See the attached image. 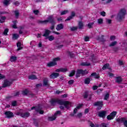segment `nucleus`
Listing matches in <instances>:
<instances>
[{
    "mask_svg": "<svg viewBox=\"0 0 127 127\" xmlns=\"http://www.w3.org/2000/svg\"><path fill=\"white\" fill-rule=\"evenodd\" d=\"M52 106H56L57 104L64 106L65 109H69L71 107V103L69 101H65L60 99H52L50 101Z\"/></svg>",
    "mask_w": 127,
    "mask_h": 127,
    "instance_id": "obj_1",
    "label": "nucleus"
},
{
    "mask_svg": "<svg viewBox=\"0 0 127 127\" xmlns=\"http://www.w3.org/2000/svg\"><path fill=\"white\" fill-rule=\"evenodd\" d=\"M127 14V9L126 8L120 9L117 16V19L119 21H123L125 19L126 15Z\"/></svg>",
    "mask_w": 127,
    "mask_h": 127,
    "instance_id": "obj_2",
    "label": "nucleus"
},
{
    "mask_svg": "<svg viewBox=\"0 0 127 127\" xmlns=\"http://www.w3.org/2000/svg\"><path fill=\"white\" fill-rule=\"evenodd\" d=\"M38 23H41V24H46L50 22V23H53L54 22V18H53V16H50L47 20H38Z\"/></svg>",
    "mask_w": 127,
    "mask_h": 127,
    "instance_id": "obj_3",
    "label": "nucleus"
},
{
    "mask_svg": "<svg viewBox=\"0 0 127 127\" xmlns=\"http://www.w3.org/2000/svg\"><path fill=\"white\" fill-rule=\"evenodd\" d=\"M86 74H88V71H87V69L84 70L81 69H77L75 74V77H76V78H79V77H81V75H82V76H84Z\"/></svg>",
    "mask_w": 127,
    "mask_h": 127,
    "instance_id": "obj_4",
    "label": "nucleus"
},
{
    "mask_svg": "<svg viewBox=\"0 0 127 127\" xmlns=\"http://www.w3.org/2000/svg\"><path fill=\"white\" fill-rule=\"evenodd\" d=\"M60 60H61V59L59 57L54 59L53 62H51L47 64L48 67H53V66L57 65V61H60Z\"/></svg>",
    "mask_w": 127,
    "mask_h": 127,
    "instance_id": "obj_5",
    "label": "nucleus"
},
{
    "mask_svg": "<svg viewBox=\"0 0 127 127\" xmlns=\"http://www.w3.org/2000/svg\"><path fill=\"white\" fill-rule=\"evenodd\" d=\"M31 110H35V111L37 113H39L40 115H43L44 114V111L42 110L40 106L33 107L31 108Z\"/></svg>",
    "mask_w": 127,
    "mask_h": 127,
    "instance_id": "obj_6",
    "label": "nucleus"
},
{
    "mask_svg": "<svg viewBox=\"0 0 127 127\" xmlns=\"http://www.w3.org/2000/svg\"><path fill=\"white\" fill-rule=\"evenodd\" d=\"M94 106L97 107V110H99L103 108V102L102 101H97L94 104Z\"/></svg>",
    "mask_w": 127,
    "mask_h": 127,
    "instance_id": "obj_7",
    "label": "nucleus"
},
{
    "mask_svg": "<svg viewBox=\"0 0 127 127\" xmlns=\"http://www.w3.org/2000/svg\"><path fill=\"white\" fill-rule=\"evenodd\" d=\"M117 115V112L116 111H114L112 113H111L110 114V115H108L107 116V120H108V121H111V120H114V119L115 118V117H116V116Z\"/></svg>",
    "mask_w": 127,
    "mask_h": 127,
    "instance_id": "obj_8",
    "label": "nucleus"
},
{
    "mask_svg": "<svg viewBox=\"0 0 127 127\" xmlns=\"http://www.w3.org/2000/svg\"><path fill=\"white\" fill-rule=\"evenodd\" d=\"M4 115L6 116V118L7 119H10V118H13V113L11 112L10 111H6L5 112Z\"/></svg>",
    "mask_w": 127,
    "mask_h": 127,
    "instance_id": "obj_9",
    "label": "nucleus"
},
{
    "mask_svg": "<svg viewBox=\"0 0 127 127\" xmlns=\"http://www.w3.org/2000/svg\"><path fill=\"white\" fill-rule=\"evenodd\" d=\"M106 115H107V111H102L98 112V117H100V118L104 119L106 117Z\"/></svg>",
    "mask_w": 127,
    "mask_h": 127,
    "instance_id": "obj_10",
    "label": "nucleus"
},
{
    "mask_svg": "<svg viewBox=\"0 0 127 127\" xmlns=\"http://www.w3.org/2000/svg\"><path fill=\"white\" fill-rule=\"evenodd\" d=\"M29 116H30V113H29V112L23 113H21L20 114V116L21 117V118H23L24 119H26L28 118Z\"/></svg>",
    "mask_w": 127,
    "mask_h": 127,
    "instance_id": "obj_11",
    "label": "nucleus"
},
{
    "mask_svg": "<svg viewBox=\"0 0 127 127\" xmlns=\"http://www.w3.org/2000/svg\"><path fill=\"white\" fill-rule=\"evenodd\" d=\"M12 84L11 82L6 80H4V83L3 84V88H5V87H9V86Z\"/></svg>",
    "mask_w": 127,
    "mask_h": 127,
    "instance_id": "obj_12",
    "label": "nucleus"
},
{
    "mask_svg": "<svg viewBox=\"0 0 127 127\" xmlns=\"http://www.w3.org/2000/svg\"><path fill=\"white\" fill-rule=\"evenodd\" d=\"M43 86H45V87H49L50 86V84L48 82V78H44L43 80Z\"/></svg>",
    "mask_w": 127,
    "mask_h": 127,
    "instance_id": "obj_13",
    "label": "nucleus"
},
{
    "mask_svg": "<svg viewBox=\"0 0 127 127\" xmlns=\"http://www.w3.org/2000/svg\"><path fill=\"white\" fill-rule=\"evenodd\" d=\"M51 79H55L57 77H59V73H53L50 76Z\"/></svg>",
    "mask_w": 127,
    "mask_h": 127,
    "instance_id": "obj_14",
    "label": "nucleus"
},
{
    "mask_svg": "<svg viewBox=\"0 0 127 127\" xmlns=\"http://www.w3.org/2000/svg\"><path fill=\"white\" fill-rule=\"evenodd\" d=\"M76 13H75V12L72 11L71 12V14L70 16L68 17L66 20L65 21H68V20H70V19H72L74 16H75Z\"/></svg>",
    "mask_w": 127,
    "mask_h": 127,
    "instance_id": "obj_15",
    "label": "nucleus"
},
{
    "mask_svg": "<svg viewBox=\"0 0 127 127\" xmlns=\"http://www.w3.org/2000/svg\"><path fill=\"white\" fill-rule=\"evenodd\" d=\"M17 47H18L17 51H19V50H21V49H22V47H21V43L18 42L17 43Z\"/></svg>",
    "mask_w": 127,
    "mask_h": 127,
    "instance_id": "obj_16",
    "label": "nucleus"
},
{
    "mask_svg": "<svg viewBox=\"0 0 127 127\" xmlns=\"http://www.w3.org/2000/svg\"><path fill=\"white\" fill-rule=\"evenodd\" d=\"M6 17L5 16H0V23H3L5 21Z\"/></svg>",
    "mask_w": 127,
    "mask_h": 127,
    "instance_id": "obj_17",
    "label": "nucleus"
},
{
    "mask_svg": "<svg viewBox=\"0 0 127 127\" xmlns=\"http://www.w3.org/2000/svg\"><path fill=\"white\" fill-rule=\"evenodd\" d=\"M17 59V57L12 56L10 58V61L11 62H15V61H16Z\"/></svg>",
    "mask_w": 127,
    "mask_h": 127,
    "instance_id": "obj_18",
    "label": "nucleus"
},
{
    "mask_svg": "<svg viewBox=\"0 0 127 127\" xmlns=\"http://www.w3.org/2000/svg\"><path fill=\"white\" fill-rule=\"evenodd\" d=\"M63 27H64V26H63V24H60L57 25L56 28L57 30H61V29H63Z\"/></svg>",
    "mask_w": 127,
    "mask_h": 127,
    "instance_id": "obj_19",
    "label": "nucleus"
},
{
    "mask_svg": "<svg viewBox=\"0 0 127 127\" xmlns=\"http://www.w3.org/2000/svg\"><path fill=\"white\" fill-rule=\"evenodd\" d=\"M103 70H106V69H111L110 67V64H104L103 67H102Z\"/></svg>",
    "mask_w": 127,
    "mask_h": 127,
    "instance_id": "obj_20",
    "label": "nucleus"
},
{
    "mask_svg": "<svg viewBox=\"0 0 127 127\" xmlns=\"http://www.w3.org/2000/svg\"><path fill=\"white\" fill-rule=\"evenodd\" d=\"M81 107H82L81 104L77 106L76 108L75 109H74V110H73L74 114H76L77 112H78V110H79L81 108Z\"/></svg>",
    "mask_w": 127,
    "mask_h": 127,
    "instance_id": "obj_21",
    "label": "nucleus"
},
{
    "mask_svg": "<svg viewBox=\"0 0 127 127\" xmlns=\"http://www.w3.org/2000/svg\"><path fill=\"white\" fill-rule=\"evenodd\" d=\"M122 81H123V79L121 78V77H116V83H118V84H120Z\"/></svg>",
    "mask_w": 127,
    "mask_h": 127,
    "instance_id": "obj_22",
    "label": "nucleus"
},
{
    "mask_svg": "<svg viewBox=\"0 0 127 127\" xmlns=\"http://www.w3.org/2000/svg\"><path fill=\"white\" fill-rule=\"evenodd\" d=\"M48 120L49 121H50L51 122H52L53 121H55V120H56V117L54 116H53L52 117H49L48 118Z\"/></svg>",
    "mask_w": 127,
    "mask_h": 127,
    "instance_id": "obj_23",
    "label": "nucleus"
},
{
    "mask_svg": "<svg viewBox=\"0 0 127 127\" xmlns=\"http://www.w3.org/2000/svg\"><path fill=\"white\" fill-rule=\"evenodd\" d=\"M10 2V0H3V3L4 5H8Z\"/></svg>",
    "mask_w": 127,
    "mask_h": 127,
    "instance_id": "obj_24",
    "label": "nucleus"
},
{
    "mask_svg": "<svg viewBox=\"0 0 127 127\" xmlns=\"http://www.w3.org/2000/svg\"><path fill=\"white\" fill-rule=\"evenodd\" d=\"M29 79L31 80H35V79H37V77L35 75L32 74L28 77Z\"/></svg>",
    "mask_w": 127,
    "mask_h": 127,
    "instance_id": "obj_25",
    "label": "nucleus"
},
{
    "mask_svg": "<svg viewBox=\"0 0 127 127\" xmlns=\"http://www.w3.org/2000/svg\"><path fill=\"white\" fill-rule=\"evenodd\" d=\"M80 65L81 66H90L91 65V64L88 62L81 63Z\"/></svg>",
    "mask_w": 127,
    "mask_h": 127,
    "instance_id": "obj_26",
    "label": "nucleus"
},
{
    "mask_svg": "<svg viewBox=\"0 0 127 127\" xmlns=\"http://www.w3.org/2000/svg\"><path fill=\"white\" fill-rule=\"evenodd\" d=\"M92 94L89 92H86L85 94H84V99H87V98L88 97V96H89L90 98H91V95Z\"/></svg>",
    "mask_w": 127,
    "mask_h": 127,
    "instance_id": "obj_27",
    "label": "nucleus"
},
{
    "mask_svg": "<svg viewBox=\"0 0 127 127\" xmlns=\"http://www.w3.org/2000/svg\"><path fill=\"white\" fill-rule=\"evenodd\" d=\"M83 26H84V24H83L82 22H79L78 23V27L79 29H82L83 28Z\"/></svg>",
    "mask_w": 127,
    "mask_h": 127,
    "instance_id": "obj_28",
    "label": "nucleus"
},
{
    "mask_svg": "<svg viewBox=\"0 0 127 127\" xmlns=\"http://www.w3.org/2000/svg\"><path fill=\"white\" fill-rule=\"evenodd\" d=\"M97 23H98V24H103V23H104V20L102 18H99L97 20Z\"/></svg>",
    "mask_w": 127,
    "mask_h": 127,
    "instance_id": "obj_29",
    "label": "nucleus"
},
{
    "mask_svg": "<svg viewBox=\"0 0 127 127\" xmlns=\"http://www.w3.org/2000/svg\"><path fill=\"white\" fill-rule=\"evenodd\" d=\"M118 44V42L117 41H114L112 43H111L110 45L109 46L110 47H113L114 46H115V45H117V44Z\"/></svg>",
    "mask_w": 127,
    "mask_h": 127,
    "instance_id": "obj_30",
    "label": "nucleus"
},
{
    "mask_svg": "<svg viewBox=\"0 0 127 127\" xmlns=\"http://www.w3.org/2000/svg\"><path fill=\"white\" fill-rule=\"evenodd\" d=\"M47 38L49 39V41H53V40H54L55 39L54 36H53V35L50 36L48 37Z\"/></svg>",
    "mask_w": 127,
    "mask_h": 127,
    "instance_id": "obj_31",
    "label": "nucleus"
},
{
    "mask_svg": "<svg viewBox=\"0 0 127 127\" xmlns=\"http://www.w3.org/2000/svg\"><path fill=\"white\" fill-rule=\"evenodd\" d=\"M19 37V35L17 34H13L12 38L13 39H17Z\"/></svg>",
    "mask_w": 127,
    "mask_h": 127,
    "instance_id": "obj_32",
    "label": "nucleus"
},
{
    "mask_svg": "<svg viewBox=\"0 0 127 127\" xmlns=\"http://www.w3.org/2000/svg\"><path fill=\"white\" fill-rule=\"evenodd\" d=\"M117 122L118 123H124L125 122V118H121V119H117L116 120Z\"/></svg>",
    "mask_w": 127,
    "mask_h": 127,
    "instance_id": "obj_33",
    "label": "nucleus"
},
{
    "mask_svg": "<svg viewBox=\"0 0 127 127\" xmlns=\"http://www.w3.org/2000/svg\"><path fill=\"white\" fill-rule=\"evenodd\" d=\"M94 24H95V22L89 23L87 26L89 28H92Z\"/></svg>",
    "mask_w": 127,
    "mask_h": 127,
    "instance_id": "obj_34",
    "label": "nucleus"
},
{
    "mask_svg": "<svg viewBox=\"0 0 127 127\" xmlns=\"http://www.w3.org/2000/svg\"><path fill=\"white\" fill-rule=\"evenodd\" d=\"M91 81V79L90 78H86L84 83L85 84H90V82Z\"/></svg>",
    "mask_w": 127,
    "mask_h": 127,
    "instance_id": "obj_35",
    "label": "nucleus"
},
{
    "mask_svg": "<svg viewBox=\"0 0 127 127\" xmlns=\"http://www.w3.org/2000/svg\"><path fill=\"white\" fill-rule=\"evenodd\" d=\"M22 94V95H23V96H26V95L28 94V90H27V89H26L23 91Z\"/></svg>",
    "mask_w": 127,
    "mask_h": 127,
    "instance_id": "obj_36",
    "label": "nucleus"
},
{
    "mask_svg": "<svg viewBox=\"0 0 127 127\" xmlns=\"http://www.w3.org/2000/svg\"><path fill=\"white\" fill-rule=\"evenodd\" d=\"M61 71L63 73H66L68 71V69L67 68H61Z\"/></svg>",
    "mask_w": 127,
    "mask_h": 127,
    "instance_id": "obj_37",
    "label": "nucleus"
},
{
    "mask_svg": "<svg viewBox=\"0 0 127 127\" xmlns=\"http://www.w3.org/2000/svg\"><path fill=\"white\" fill-rule=\"evenodd\" d=\"M109 98H110V94L109 93H107L104 96V100L107 101V100H108Z\"/></svg>",
    "mask_w": 127,
    "mask_h": 127,
    "instance_id": "obj_38",
    "label": "nucleus"
},
{
    "mask_svg": "<svg viewBox=\"0 0 127 127\" xmlns=\"http://www.w3.org/2000/svg\"><path fill=\"white\" fill-rule=\"evenodd\" d=\"M77 29H78L77 26L72 27L70 28V30H71V31H75L77 30Z\"/></svg>",
    "mask_w": 127,
    "mask_h": 127,
    "instance_id": "obj_39",
    "label": "nucleus"
},
{
    "mask_svg": "<svg viewBox=\"0 0 127 127\" xmlns=\"http://www.w3.org/2000/svg\"><path fill=\"white\" fill-rule=\"evenodd\" d=\"M75 75V70H72L69 74V77H73Z\"/></svg>",
    "mask_w": 127,
    "mask_h": 127,
    "instance_id": "obj_40",
    "label": "nucleus"
},
{
    "mask_svg": "<svg viewBox=\"0 0 127 127\" xmlns=\"http://www.w3.org/2000/svg\"><path fill=\"white\" fill-rule=\"evenodd\" d=\"M58 115H61V112L60 111H58L56 113L54 114L55 117H56L57 118Z\"/></svg>",
    "mask_w": 127,
    "mask_h": 127,
    "instance_id": "obj_41",
    "label": "nucleus"
},
{
    "mask_svg": "<svg viewBox=\"0 0 127 127\" xmlns=\"http://www.w3.org/2000/svg\"><path fill=\"white\" fill-rule=\"evenodd\" d=\"M15 12V15L16 17L17 18L18 17V15H19V12L18 10H16L14 11Z\"/></svg>",
    "mask_w": 127,
    "mask_h": 127,
    "instance_id": "obj_42",
    "label": "nucleus"
},
{
    "mask_svg": "<svg viewBox=\"0 0 127 127\" xmlns=\"http://www.w3.org/2000/svg\"><path fill=\"white\" fill-rule=\"evenodd\" d=\"M68 84L69 85H73V84H74V80L71 79L68 82Z\"/></svg>",
    "mask_w": 127,
    "mask_h": 127,
    "instance_id": "obj_43",
    "label": "nucleus"
},
{
    "mask_svg": "<svg viewBox=\"0 0 127 127\" xmlns=\"http://www.w3.org/2000/svg\"><path fill=\"white\" fill-rule=\"evenodd\" d=\"M66 13H68V10H64L61 12L62 15H64V14H66Z\"/></svg>",
    "mask_w": 127,
    "mask_h": 127,
    "instance_id": "obj_44",
    "label": "nucleus"
},
{
    "mask_svg": "<svg viewBox=\"0 0 127 127\" xmlns=\"http://www.w3.org/2000/svg\"><path fill=\"white\" fill-rule=\"evenodd\" d=\"M106 22L107 23H108V24H111L112 23V20L110 19H107Z\"/></svg>",
    "mask_w": 127,
    "mask_h": 127,
    "instance_id": "obj_45",
    "label": "nucleus"
},
{
    "mask_svg": "<svg viewBox=\"0 0 127 127\" xmlns=\"http://www.w3.org/2000/svg\"><path fill=\"white\" fill-rule=\"evenodd\" d=\"M100 14L102 15V16H106V12L105 11H102L100 12Z\"/></svg>",
    "mask_w": 127,
    "mask_h": 127,
    "instance_id": "obj_46",
    "label": "nucleus"
},
{
    "mask_svg": "<svg viewBox=\"0 0 127 127\" xmlns=\"http://www.w3.org/2000/svg\"><path fill=\"white\" fill-rule=\"evenodd\" d=\"M49 35V32H46L45 34L43 35V36H44L45 37H47Z\"/></svg>",
    "mask_w": 127,
    "mask_h": 127,
    "instance_id": "obj_47",
    "label": "nucleus"
},
{
    "mask_svg": "<svg viewBox=\"0 0 127 127\" xmlns=\"http://www.w3.org/2000/svg\"><path fill=\"white\" fill-rule=\"evenodd\" d=\"M101 127H107V124L106 123H102L101 124Z\"/></svg>",
    "mask_w": 127,
    "mask_h": 127,
    "instance_id": "obj_48",
    "label": "nucleus"
},
{
    "mask_svg": "<svg viewBox=\"0 0 127 127\" xmlns=\"http://www.w3.org/2000/svg\"><path fill=\"white\" fill-rule=\"evenodd\" d=\"M123 123L125 127H127V120L124 119V121Z\"/></svg>",
    "mask_w": 127,
    "mask_h": 127,
    "instance_id": "obj_49",
    "label": "nucleus"
},
{
    "mask_svg": "<svg viewBox=\"0 0 127 127\" xmlns=\"http://www.w3.org/2000/svg\"><path fill=\"white\" fill-rule=\"evenodd\" d=\"M116 39V36H111L110 37V40H115Z\"/></svg>",
    "mask_w": 127,
    "mask_h": 127,
    "instance_id": "obj_50",
    "label": "nucleus"
},
{
    "mask_svg": "<svg viewBox=\"0 0 127 127\" xmlns=\"http://www.w3.org/2000/svg\"><path fill=\"white\" fill-rule=\"evenodd\" d=\"M16 104H17V102L16 101H13L12 102V106H13V107L16 106Z\"/></svg>",
    "mask_w": 127,
    "mask_h": 127,
    "instance_id": "obj_51",
    "label": "nucleus"
},
{
    "mask_svg": "<svg viewBox=\"0 0 127 127\" xmlns=\"http://www.w3.org/2000/svg\"><path fill=\"white\" fill-rule=\"evenodd\" d=\"M14 96L15 97H17L18 96H19V92H17L14 94Z\"/></svg>",
    "mask_w": 127,
    "mask_h": 127,
    "instance_id": "obj_52",
    "label": "nucleus"
},
{
    "mask_svg": "<svg viewBox=\"0 0 127 127\" xmlns=\"http://www.w3.org/2000/svg\"><path fill=\"white\" fill-rule=\"evenodd\" d=\"M89 39H90V38H89V37H87V36L84 38L85 41H89Z\"/></svg>",
    "mask_w": 127,
    "mask_h": 127,
    "instance_id": "obj_53",
    "label": "nucleus"
},
{
    "mask_svg": "<svg viewBox=\"0 0 127 127\" xmlns=\"http://www.w3.org/2000/svg\"><path fill=\"white\" fill-rule=\"evenodd\" d=\"M100 39L101 41H105V39H104V35L101 36V38Z\"/></svg>",
    "mask_w": 127,
    "mask_h": 127,
    "instance_id": "obj_54",
    "label": "nucleus"
},
{
    "mask_svg": "<svg viewBox=\"0 0 127 127\" xmlns=\"http://www.w3.org/2000/svg\"><path fill=\"white\" fill-rule=\"evenodd\" d=\"M55 72H56L57 73H58L59 72H61V68L56 69Z\"/></svg>",
    "mask_w": 127,
    "mask_h": 127,
    "instance_id": "obj_55",
    "label": "nucleus"
},
{
    "mask_svg": "<svg viewBox=\"0 0 127 127\" xmlns=\"http://www.w3.org/2000/svg\"><path fill=\"white\" fill-rule=\"evenodd\" d=\"M119 65H124V62H123V61H119Z\"/></svg>",
    "mask_w": 127,
    "mask_h": 127,
    "instance_id": "obj_56",
    "label": "nucleus"
},
{
    "mask_svg": "<svg viewBox=\"0 0 127 127\" xmlns=\"http://www.w3.org/2000/svg\"><path fill=\"white\" fill-rule=\"evenodd\" d=\"M39 12V11H38V10H34V13H35V14H38Z\"/></svg>",
    "mask_w": 127,
    "mask_h": 127,
    "instance_id": "obj_57",
    "label": "nucleus"
},
{
    "mask_svg": "<svg viewBox=\"0 0 127 127\" xmlns=\"http://www.w3.org/2000/svg\"><path fill=\"white\" fill-rule=\"evenodd\" d=\"M93 90H97V89H98V86H94L92 87Z\"/></svg>",
    "mask_w": 127,
    "mask_h": 127,
    "instance_id": "obj_58",
    "label": "nucleus"
},
{
    "mask_svg": "<svg viewBox=\"0 0 127 127\" xmlns=\"http://www.w3.org/2000/svg\"><path fill=\"white\" fill-rule=\"evenodd\" d=\"M68 95L67 94H64L61 96L62 98H67Z\"/></svg>",
    "mask_w": 127,
    "mask_h": 127,
    "instance_id": "obj_59",
    "label": "nucleus"
},
{
    "mask_svg": "<svg viewBox=\"0 0 127 127\" xmlns=\"http://www.w3.org/2000/svg\"><path fill=\"white\" fill-rule=\"evenodd\" d=\"M4 75H3L2 74H0V80H1V79H4Z\"/></svg>",
    "mask_w": 127,
    "mask_h": 127,
    "instance_id": "obj_60",
    "label": "nucleus"
},
{
    "mask_svg": "<svg viewBox=\"0 0 127 127\" xmlns=\"http://www.w3.org/2000/svg\"><path fill=\"white\" fill-rule=\"evenodd\" d=\"M89 113V109H86L84 111L85 114H88Z\"/></svg>",
    "mask_w": 127,
    "mask_h": 127,
    "instance_id": "obj_61",
    "label": "nucleus"
},
{
    "mask_svg": "<svg viewBox=\"0 0 127 127\" xmlns=\"http://www.w3.org/2000/svg\"><path fill=\"white\" fill-rule=\"evenodd\" d=\"M77 117H78V118H81V117H82V113H78V114H77Z\"/></svg>",
    "mask_w": 127,
    "mask_h": 127,
    "instance_id": "obj_62",
    "label": "nucleus"
},
{
    "mask_svg": "<svg viewBox=\"0 0 127 127\" xmlns=\"http://www.w3.org/2000/svg\"><path fill=\"white\" fill-rule=\"evenodd\" d=\"M15 5H18L19 4V2L18 1H16L14 3Z\"/></svg>",
    "mask_w": 127,
    "mask_h": 127,
    "instance_id": "obj_63",
    "label": "nucleus"
},
{
    "mask_svg": "<svg viewBox=\"0 0 127 127\" xmlns=\"http://www.w3.org/2000/svg\"><path fill=\"white\" fill-rule=\"evenodd\" d=\"M2 35H4L5 36H6L7 35V32H3L1 34Z\"/></svg>",
    "mask_w": 127,
    "mask_h": 127,
    "instance_id": "obj_64",
    "label": "nucleus"
}]
</instances>
